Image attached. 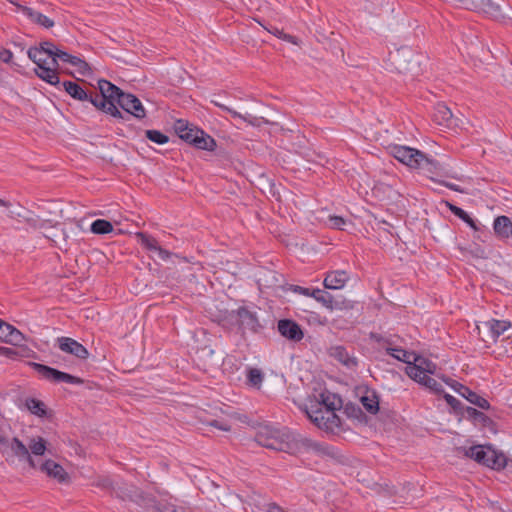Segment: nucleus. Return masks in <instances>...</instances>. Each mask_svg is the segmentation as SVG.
Returning a JSON list of instances; mask_svg holds the SVG:
<instances>
[{
  "mask_svg": "<svg viewBox=\"0 0 512 512\" xmlns=\"http://www.w3.org/2000/svg\"><path fill=\"white\" fill-rule=\"evenodd\" d=\"M40 470L50 478L56 479L59 483H65L69 480V475L65 469L55 461L49 459L43 462Z\"/></svg>",
  "mask_w": 512,
  "mask_h": 512,
  "instance_id": "25",
  "label": "nucleus"
},
{
  "mask_svg": "<svg viewBox=\"0 0 512 512\" xmlns=\"http://www.w3.org/2000/svg\"><path fill=\"white\" fill-rule=\"evenodd\" d=\"M328 225L334 229H343V226L347 223V220L341 216L331 215L328 217Z\"/></svg>",
  "mask_w": 512,
  "mask_h": 512,
  "instance_id": "54",
  "label": "nucleus"
},
{
  "mask_svg": "<svg viewBox=\"0 0 512 512\" xmlns=\"http://www.w3.org/2000/svg\"><path fill=\"white\" fill-rule=\"evenodd\" d=\"M121 501H129L135 503L142 508H149L155 505L156 498L144 492L142 489L134 484L125 481L115 482L113 488V495Z\"/></svg>",
  "mask_w": 512,
  "mask_h": 512,
  "instance_id": "5",
  "label": "nucleus"
},
{
  "mask_svg": "<svg viewBox=\"0 0 512 512\" xmlns=\"http://www.w3.org/2000/svg\"><path fill=\"white\" fill-rule=\"evenodd\" d=\"M344 413L349 417L357 420L366 419L365 413L362 411L360 406L355 403L348 402L344 406Z\"/></svg>",
  "mask_w": 512,
  "mask_h": 512,
  "instance_id": "43",
  "label": "nucleus"
},
{
  "mask_svg": "<svg viewBox=\"0 0 512 512\" xmlns=\"http://www.w3.org/2000/svg\"><path fill=\"white\" fill-rule=\"evenodd\" d=\"M396 68L400 73L416 76L420 71L418 56L409 49H401L397 53Z\"/></svg>",
  "mask_w": 512,
  "mask_h": 512,
  "instance_id": "11",
  "label": "nucleus"
},
{
  "mask_svg": "<svg viewBox=\"0 0 512 512\" xmlns=\"http://www.w3.org/2000/svg\"><path fill=\"white\" fill-rule=\"evenodd\" d=\"M114 484L115 481L108 476H99L92 483L93 486L109 492L110 495H113Z\"/></svg>",
  "mask_w": 512,
  "mask_h": 512,
  "instance_id": "46",
  "label": "nucleus"
},
{
  "mask_svg": "<svg viewBox=\"0 0 512 512\" xmlns=\"http://www.w3.org/2000/svg\"><path fill=\"white\" fill-rule=\"evenodd\" d=\"M297 454L302 452L313 451L319 456H325L329 458H336L338 453L333 446L325 443L316 442L312 439L298 434L297 437Z\"/></svg>",
  "mask_w": 512,
  "mask_h": 512,
  "instance_id": "8",
  "label": "nucleus"
},
{
  "mask_svg": "<svg viewBox=\"0 0 512 512\" xmlns=\"http://www.w3.org/2000/svg\"><path fill=\"white\" fill-rule=\"evenodd\" d=\"M0 354L8 358H14L18 353L9 347H0Z\"/></svg>",
  "mask_w": 512,
  "mask_h": 512,
  "instance_id": "63",
  "label": "nucleus"
},
{
  "mask_svg": "<svg viewBox=\"0 0 512 512\" xmlns=\"http://www.w3.org/2000/svg\"><path fill=\"white\" fill-rule=\"evenodd\" d=\"M35 24L42 26L46 29H50L54 26V21L47 17L46 15L40 13L39 16L36 18Z\"/></svg>",
  "mask_w": 512,
  "mask_h": 512,
  "instance_id": "56",
  "label": "nucleus"
},
{
  "mask_svg": "<svg viewBox=\"0 0 512 512\" xmlns=\"http://www.w3.org/2000/svg\"><path fill=\"white\" fill-rule=\"evenodd\" d=\"M405 373L412 380H414L415 382L421 384V380L420 379L422 378L423 374L421 372L420 365H418L415 362H412L411 365H407V367L405 368Z\"/></svg>",
  "mask_w": 512,
  "mask_h": 512,
  "instance_id": "49",
  "label": "nucleus"
},
{
  "mask_svg": "<svg viewBox=\"0 0 512 512\" xmlns=\"http://www.w3.org/2000/svg\"><path fill=\"white\" fill-rule=\"evenodd\" d=\"M420 380H421L420 385L428 388L431 392H433L436 395H442L445 392L443 386L439 382H437L434 378H432L428 375H423Z\"/></svg>",
  "mask_w": 512,
  "mask_h": 512,
  "instance_id": "41",
  "label": "nucleus"
},
{
  "mask_svg": "<svg viewBox=\"0 0 512 512\" xmlns=\"http://www.w3.org/2000/svg\"><path fill=\"white\" fill-rule=\"evenodd\" d=\"M17 7H18V10L20 12H22L30 21H32L33 23L36 22V18L39 16L40 12L34 10L31 7L20 5V4H17Z\"/></svg>",
  "mask_w": 512,
  "mask_h": 512,
  "instance_id": "53",
  "label": "nucleus"
},
{
  "mask_svg": "<svg viewBox=\"0 0 512 512\" xmlns=\"http://www.w3.org/2000/svg\"><path fill=\"white\" fill-rule=\"evenodd\" d=\"M414 362L420 365V369L423 375L427 374H435L436 364L430 361L427 358H424L420 355H414Z\"/></svg>",
  "mask_w": 512,
  "mask_h": 512,
  "instance_id": "42",
  "label": "nucleus"
},
{
  "mask_svg": "<svg viewBox=\"0 0 512 512\" xmlns=\"http://www.w3.org/2000/svg\"><path fill=\"white\" fill-rule=\"evenodd\" d=\"M319 403L328 411H336L342 406V399L337 394L324 391L319 394Z\"/></svg>",
  "mask_w": 512,
  "mask_h": 512,
  "instance_id": "33",
  "label": "nucleus"
},
{
  "mask_svg": "<svg viewBox=\"0 0 512 512\" xmlns=\"http://www.w3.org/2000/svg\"><path fill=\"white\" fill-rule=\"evenodd\" d=\"M452 117V112L445 103L439 102L434 106L432 118L437 124L450 126Z\"/></svg>",
  "mask_w": 512,
  "mask_h": 512,
  "instance_id": "31",
  "label": "nucleus"
},
{
  "mask_svg": "<svg viewBox=\"0 0 512 512\" xmlns=\"http://www.w3.org/2000/svg\"><path fill=\"white\" fill-rule=\"evenodd\" d=\"M277 331L283 338L295 343L300 342L305 335L301 325L289 318L278 320Z\"/></svg>",
  "mask_w": 512,
  "mask_h": 512,
  "instance_id": "14",
  "label": "nucleus"
},
{
  "mask_svg": "<svg viewBox=\"0 0 512 512\" xmlns=\"http://www.w3.org/2000/svg\"><path fill=\"white\" fill-rule=\"evenodd\" d=\"M466 9L480 11L494 18L502 17L500 5L494 0H465Z\"/></svg>",
  "mask_w": 512,
  "mask_h": 512,
  "instance_id": "17",
  "label": "nucleus"
},
{
  "mask_svg": "<svg viewBox=\"0 0 512 512\" xmlns=\"http://www.w3.org/2000/svg\"><path fill=\"white\" fill-rule=\"evenodd\" d=\"M326 414L327 415H326L325 430L333 432L336 428L340 427L341 420L336 415L335 411H328V412H326Z\"/></svg>",
  "mask_w": 512,
  "mask_h": 512,
  "instance_id": "48",
  "label": "nucleus"
},
{
  "mask_svg": "<svg viewBox=\"0 0 512 512\" xmlns=\"http://www.w3.org/2000/svg\"><path fill=\"white\" fill-rule=\"evenodd\" d=\"M178 137L196 149L214 151L217 144L215 139L202 129L191 125L187 120L178 119L174 123Z\"/></svg>",
  "mask_w": 512,
  "mask_h": 512,
  "instance_id": "4",
  "label": "nucleus"
},
{
  "mask_svg": "<svg viewBox=\"0 0 512 512\" xmlns=\"http://www.w3.org/2000/svg\"><path fill=\"white\" fill-rule=\"evenodd\" d=\"M458 394L482 410H489L491 408V405L487 399L480 396L463 384H459Z\"/></svg>",
  "mask_w": 512,
  "mask_h": 512,
  "instance_id": "27",
  "label": "nucleus"
},
{
  "mask_svg": "<svg viewBox=\"0 0 512 512\" xmlns=\"http://www.w3.org/2000/svg\"><path fill=\"white\" fill-rule=\"evenodd\" d=\"M308 416L318 428L325 430L326 416L321 410H316L312 414L308 412Z\"/></svg>",
  "mask_w": 512,
  "mask_h": 512,
  "instance_id": "50",
  "label": "nucleus"
},
{
  "mask_svg": "<svg viewBox=\"0 0 512 512\" xmlns=\"http://www.w3.org/2000/svg\"><path fill=\"white\" fill-rule=\"evenodd\" d=\"M484 325L489 329L493 341H497L512 326V323L508 320L490 319L485 321Z\"/></svg>",
  "mask_w": 512,
  "mask_h": 512,
  "instance_id": "32",
  "label": "nucleus"
},
{
  "mask_svg": "<svg viewBox=\"0 0 512 512\" xmlns=\"http://www.w3.org/2000/svg\"><path fill=\"white\" fill-rule=\"evenodd\" d=\"M49 57L53 59V63H55L56 66H59L57 61L59 59L63 62L71 64L72 66L77 67L79 72L83 75L87 70L90 69L88 63L85 60L62 50L58 51V53H52L49 51Z\"/></svg>",
  "mask_w": 512,
  "mask_h": 512,
  "instance_id": "21",
  "label": "nucleus"
},
{
  "mask_svg": "<svg viewBox=\"0 0 512 512\" xmlns=\"http://www.w3.org/2000/svg\"><path fill=\"white\" fill-rule=\"evenodd\" d=\"M155 253L158 255V258L163 261H168L171 257L180 258L177 254H174V253L162 248L160 245Z\"/></svg>",
  "mask_w": 512,
  "mask_h": 512,
  "instance_id": "57",
  "label": "nucleus"
},
{
  "mask_svg": "<svg viewBox=\"0 0 512 512\" xmlns=\"http://www.w3.org/2000/svg\"><path fill=\"white\" fill-rule=\"evenodd\" d=\"M145 136L148 140H150L153 143H156L158 145H163L169 142L168 135L164 134L163 132L159 130H146Z\"/></svg>",
  "mask_w": 512,
  "mask_h": 512,
  "instance_id": "45",
  "label": "nucleus"
},
{
  "mask_svg": "<svg viewBox=\"0 0 512 512\" xmlns=\"http://www.w3.org/2000/svg\"><path fill=\"white\" fill-rule=\"evenodd\" d=\"M90 231L93 234L105 235L113 231V225L110 221L105 219H96L90 226Z\"/></svg>",
  "mask_w": 512,
  "mask_h": 512,
  "instance_id": "37",
  "label": "nucleus"
},
{
  "mask_svg": "<svg viewBox=\"0 0 512 512\" xmlns=\"http://www.w3.org/2000/svg\"><path fill=\"white\" fill-rule=\"evenodd\" d=\"M220 324L225 329H236L239 332V319L238 315H236V309L225 313L220 319Z\"/></svg>",
  "mask_w": 512,
  "mask_h": 512,
  "instance_id": "38",
  "label": "nucleus"
},
{
  "mask_svg": "<svg viewBox=\"0 0 512 512\" xmlns=\"http://www.w3.org/2000/svg\"><path fill=\"white\" fill-rule=\"evenodd\" d=\"M211 103L217 107H219L222 111L227 112L231 115L232 118H238L241 119L244 122H247L249 125H252L254 127H259L262 124H267L268 121L263 117H256L252 116L251 114H241L237 112L236 110L216 101L212 100Z\"/></svg>",
  "mask_w": 512,
  "mask_h": 512,
  "instance_id": "24",
  "label": "nucleus"
},
{
  "mask_svg": "<svg viewBox=\"0 0 512 512\" xmlns=\"http://www.w3.org/2000/svg\"><path fill=\"white\" fill-rule=\"evenodd\" d=\"M349 279L345 270L331 271L326 274L323 285L326 289L337 290L343 288Z\"/></svg>",
  "mask_w": 512,
  "mask_h": 512,
  "instance_id": "26",
  "label": "nucleus"
},
{
  "mask_svg": "<svg viewBox=\"0 0 512 512\" xmlns=\"http://www.w3.org/2000/svg\"><path fill=\"white\" fill-rule=\"evenodd\" d=\"M442 395L446 403L453 409L454 414L463 417L465 414V408L467 406H465L460 400L448 393L444 392Z\"/></svg>",
  "mask_w": 512,
  "mask_h": 512,
  "instance_id": "40",
  "label": "nucleus"
},
{
  "mask_svg": "<svg viewBox=\"0 0 512 512\" xmlns=\"http://www.w3.org/2000/svg\"><path fill=\"white\" fill-rule=\"evenodd\" d=\"M357 391L361 393L360 402L365 410L372 415L377 414L380 409L377 392L368 386L358 387Z\"/></svg>",
  "mask_w": 512,
  "mask_h": 512,
  "instance_id": "20",
  "label": "nucleus"
},
{
  "mask_svg": "<svg viewBox=\"0 0 512 512\" xmlns=\"http://www.w3.org/2000/svg\"><path fill=\"white\" fill-rule=\"evenodd\" d=\"M462 418L467 419L480 430L488 431L492 434H496L498 432L497 423L492 418L471 406L465 408V414Z\"/></svg>",
  "mask_w": 512,
  "mask_h": 512,
  "instance_id": "9",
  "label": "nucleus"
},
{
  "mask_svg": "<svg viewBox=\"0 0 512 512\" xmlns=\"http://www.w3.org/2000/svg\"><path fill=\"white\" fill-rule=\"evenodd\" d=\"M44 51V47H30L28 50H27V56L28 58L37 65V67L43 65V64H46V59L45 58H42V55L44 54L43 53Z\"/></svg>",
  "mask_w": 512,
  "mask_h": 512,
  "instance_id": "44",
  "label": "nucleus"
},
{
  "mask_svg": "<svg viewBox=\"0 0 512 512\" xmlns=\"http://www.w3.org/2000/svg\"><path fill=\"white\" fill-rule=\"evenodd\" d=\"M236 315L239 319V332L244 335L246 330L252 333H259L263 329L256 312L251 311L246 306H240L236 309Z\"/></svg>",
  "mask_w": 512,
  "mask_h": 512,
  "instance_id": "10",
  "label": "nucleus"
},
{
  "mask_svg": "<svg viewBox=\"0 0 512 512\" xmlns=\"http://www.w3.org/2000/svg\"><path fill=\"white\" fill-rule=\"evenodd\" d=\"M375 340L378 343H384L387 344V347L385 348L386 354L392 356L393 358L397 359L398 361H401L403 363H406L407 365H411L412 362H414V355H416L414 352L407 351L403 348H393L391 347V342L389 339H385L382 336H374Z\"/></svg>",
  "mask_w": 512,
  "mask_h": 512,
  "instance_id": "22",
  "label": "nucleus"
},
{
  "mask_svg": "<svg viewBox=\"0 0 512 512\" xmlns=\"http://www.w3.org/2000/svg\"><path fill=\"white\" fill-rule=\"evenodd\" d=\"M23 340L24 335L17 328L0 319V342L17 346L20 345Z\"/></svg>",
  "mask_w": 512,
  "mask_h": 512,
  "instance_id": "23",
  "label": "nucleus"
},
{
  "mask_svg": "<svg viewBox=\"0 0 512 512\" xmlns=\"http://www.w3.org/2000/svg\"><path fill=\"white\" fill-rule=\"evenodd\" d=\"M138 243L150 252H156L159 247L158 241L151 235L145 232H137L135 234Z\"/></svg>",
  "mask_w": 512,
  "mask_h": 512,
  "instance_id": "36",
  "label": "nucleus"
},
{
  "mask_svg": "<svg viewBox=\"0 0 512 512\" xmlns=\"http://www.w3.org/2000/svg\"><path fill=\"white\" fill-rule=\"evenodd\" d=\"M209 425L212 426V427H215L219 430H222V431H229L230 430V426L224 422V421H219V420H212L209 422Z\"/></svg>",
  "mask_w": 512,
  "mask_h": 512,
  "instance_id": "61",
  "label": "nucleus"
},
{
  "mask_svg": "<svg viewBox=\"0 0 512 512\" xmlns=\"http://www.w3.org/2000/svg\"><path fill=\"white\" fill-rule=\"evenodd\" d=\"M389 151L390 154L399 162L414 169L417 168L418 158L422 157V151L408 146H390Z\"/></svg>",
  "mask_w": 512,
  "mask_h": 512,
  "instance_id": "13",
  "label": "nucleus"
},
{
  "mask_svg": "<svg viewBox=\"0 0 512 512\" xmlns=\"http://www.w3.org/2000/svg\"><path fill=\"white\" fill-rule=\"evenodd\" d=\"M25 406L34 415L38 417L47 416V408L43 401L36 398H27L25 400Z\"/></svg>",
  "mask_w": 512,
  "mask_h": 512,
  "instance_id": "35",
  "label": "nucleus"
},
{
  "mask_svg": "<svg viewBox=\"0 0 512 512\" xmlns=\"http://www.w3.org/2000/svg\"><path fill=\"white\" fill-rule=\"evenodd\" d=\"M8 441H9V438L7 436V434L5 433V431H3L1 428H0V453L2 455H5L6 453H8Z\"/></svg>",
  "mask_w": 512,
  "mask_h": 512,
  "instance_id": "58",
  "label": "nucleus"
},
{
  "mask_svg": "<svg viewBox=\"0 0 512 512\" xmlns=\"http://www.w3.org/2000/svg\"><path fill=\"white\" fill-rule=\"evenodd\" d=\"M56 343L61 351L71 354L78 359L85 360L89 356L88 350L73 338L64 336L58 337Z\"/></svg>",
  "mask_w": 512,
  "mask_h": 512,
  "instance_id": "16",
  "label": "nucleus"
},
{
  "mask_svg": "<svg viewBox=\"0 0 512 512\" xmlns=\"http://www.w3.org/2000/svg\"><path fill=\"white\" fill-rule=\"evenodd\" d=\"M311 297L330 310L350 307L345 299H336L329 292L319 288L312 289Z\"/></svg>",
  "mask_w": 512,
  "mask_h": 512,
  "instance_id": "18",
  "label": "nucleus"
},
{
  "mask_svg": "<svg viewBox=\"0 0 512 512\" xmlns=\"http://www.w3.org/2000/svg\"><path fill=\"white\" fill-rule=\"evenodd\" d=\"M35 74L41 80L60 89L61 82L56 68H51L50 66L43 64L35 69Z\"/></svg>",
  "mask_w": 512,
  "mask_h": 512,
  "instance_id": "30",
  "label": "nucleus"
},
{
  "mask_svg": "<svg viewBox=\"0 0 512 512\" xmlns=\"http://www.w3.org/2000/svg\"><path fill=\"white\" fill-rule=\"evenodd\" d=\"M443 381L449 385L452 389H454L457 393H458V390H459V382L456 381V380H453L449 377H442Z\"/></svg>",
  "mask_w": 512,
  "mask_h": 512,
  "instance_id": "64",
  "label": "nucleus"
},
{
  "mask_svg": "<svg viewBox=\"0 0 512 512\" xmlns=\"http://www.w3.org/2000/svg\"><path fill=\"white\" fill-rule=\"evenodd\" d=\"M493 229L499 239L512 238V221L508 216L501 215L494 219Z\"/></svg>",
  "mask_w": 512,
  "mask_h": 512,
  "instance_id": "29",
  "label": "nucleus"
},
{
  "mask_svg": "<svg viewBox=\"0 0 512 512\" xmlns=\"http://www.w3.org/2000/svg\"><path fill=\"white\" fill-rule=\"evenodd\" d=\"M426 174L432 181L438 182L437 177H454L449 173V170L441 164L438 160L428 156L422 152V157L418 158L417 168Z\"/></svg>",
  "mask_w": 512,
  "mask_h": 512,
  "instance_id": "7",
  "label": "nucleus"
},
{
  "mask_svg": "<svg viewBox=\"0 0 512 512\" xmlns=\"http://www.w3.org/2000/svg\"><path fill=\"white\" fill-rule=\"evenodd\" d=\"M264 380L263 372L258 368H249L247 370V384L250 387L259 389Z\"/></svg>",
  "mask_w": 512,
  "mask_h": 512,
  "instance_id": "39",
  "label": "nucleus"
},
{
  "mask_svg": "<svg viewBox=\"0 0 512 512\" xmlns=\"http://www.w3.org/2000/svg\"><path fill=\"white\" fill-rule=\"evenodd\" d=\"M100 94H92L90 103L99 111L111 115L114 118L127 121L128 117L122 113L117 103L124 94V91L106 79L98 81Z\"/></svg>",
  "mask_w": 512,
  "mask_h": 512,
  "instance_id": "2",
  "label": "nucleus"
},
{
  "mask_svg": "<svg viewBox=\"0 0 512 512\" xmlns=\"http://www.w3.org/2000/svg\"><path fill=\"white\" fill-rule=\"evenodd\" d=\"M265 29L268 32L272 33L273 35L277 36L278 38H280L282 40H285L287 42L296 44V41H295L296 37L295 36H292L290 34H286L282 30L278 29L277 27H271V28L265 27Z\"/></svg>",
  "mask_w": 512,
  "mask_h": 512,
  "instance_id": "52",
  "label": "nucleus"
},
{
  "mask_svg": "<svg viewBox=\"0 0 512 512\" xmlns=\"http://www.w3.org/2000/svg\"><path fill=\"white\" fill-rule=\"evenodd\" d=\"M149 508H151V506ZM152 508L156 509L158 512H184L182 509L177 508L174 504L168 502H160L157 500Z\"/></svg>",
  "mask_w": 512,
  "mask_h": 512,
  "instance_id": "51",
  "label": "nucleus"
},
{
  "mask_svg": "<svg viewBox=\"0 0 512 512\" xmlns=\"http://www.w3.org/2000/svg\"><path fill=\"white\" fill-rule=\"evenodd\" d=\"M39 47H44V51L43 53L46 54L48 57H49V51L50 52H57L60 51V49H58L55 44L51 41H43L39 44Z\"/></svg>",
  "mask_w": 512,
  "mask_h": 512,
  "instance_id": "59",
  "label": "nucleus"
},
{
  "mask_svg": "<svg viewBox=\"0 0 512 512\" xmlns=\"http://www.w3.org/2000/svg\"><path fill=\"white\" fill-rule=\"evenodd\" d=\"M293 292L295 293H298V294H301V295H304V296H308V297H311V291L312 289L310 288H306V287H302V286H299V285H291V288H290Z\"/></svg>",
  "mask_w": 512,
  "mask_h": 512,
  "instance_id": "60",
  "label": "nucleus"
},
{
  "mask_svg": "<svg viewBox=\"0 0 512 512\" xmlns=\"http://www.w3.org/2000/svg\"><path fill=\"white\" fill-rule=\"evenodd\" d=\"M8 208V216L11 217V218H20V217H24V212H25V209L19 205V204H16V205H13L12 204V207H7Z\"/></svg>",
  "mask_w": 512,
  "mask_h": 512,
  "instance_id": "55",
  "label": "nucleus"
},
{
  "mask_svg": "<svg viewBox=\"0 0 512 512\" xmlns=\"http://www.w3.org/2000/svg\"><path fill=\"white\" fill-rule=\"evenodd\" d=\"M29 449L31 453L36 456H41L46 451V441L42 437H38L37 439H32Z\"/></svg>",
  "mask_w": 512,
  "mask_h": 512,
  "instance_id": "47",
  "label": "nucleus"
},
{
  "mask_svg": "<svg viewBox=\"0 0 512 512\" xmlns=\"http://www.w3.org/2000/svg\"><path fill=\"white\" fill-rule=\"evenodd\" d=\"M298 433L265 427L255 436L256 442L262 447L289 454H297Z\"/></svg>",
  "mask_w": 512,
  "mask_h": 512,
  "instance_id": "3",
  "label": "nucleus"
},
{
  "mask_svg": "<svg viewBox=\"0 0 512 512\" xmlns=\"http://www.w3.org/2000/svg\"><path fill=\"white\" fill-rule=\"evenodd\" d=\"M457 452L463 456L472 459L477 464L484 467L501 471L506 468L508 464V457L506 454L497 450L492 444H476L470 447H457Z\"/></svg>",
  "mask_w": 512,
  "mask_h": 512,
  "instance_id": "1",
  "label": "nucleus"
},
{
  "mask_svg": "<svg viewBox=\"0 0 512 512\" xmlns=\"http://www.w3.org/2000/svg\"><path fill=\"white\" fill-rule=\"evenodd\" d=\"M447 206L449 210L458 218H460L463 222H465L470 228L474 231H478L479 227L476 221L461 207H458L452 203L447 202Z\"/></svg>",
  "mask_w": 512,
  "mask_h": 512,
  "instance_id": "34",
  "label": "nucleus"
},
{
  "mask_svg": "<svg viewBox=\"0 0 512 512\" xmlns=\"http://www.w3.org/2000/svg\"><path fill=\"white\" fill-rule=\"evenodd\" d=\"M4 456H6L7 461L10 457H16L19 461H26L31 468H36V463L31 457L29 449L17 437H13L8 441V453Z\"/></svg>",
  "mask_w": 512,
  "mask_h": 512,
  "instance_id": "15",
  "label": "nucleus"
},
{
  "mask_svg": "<svg viewBox=\"0 0 512 512\" xmlns=\"http://www.w3.org/2000/svg\"><path fill=\"white\" fill-rule=\"evenodd\" d=\"M13 58V53L8 49H3V51L0 53V60L4 63H11Z\"/></svg>",
  "mask_w": 512,
  "mask_h": 512,
  "instance_id": "62",
  "label": "nucleus"
},
{
  "mask_svg": "<svg viewBox=\"0 0 512 512\" xmlns=\"http://www.w3.org/2000/svg\"><path fill=\"white\" fill-rule=\"evenodd\" d=\"M61 85L63 86L64 91L75 100L90 102V99H92V93L86 91L77 82L67 80L62 82Z\"/></svg>",
  "mask_w": 512,
  "mask_h": 512,
  "instance_id": "28",
  "label": "nucleus"
},
{
  "mask_svg": "<svg viewBox=\"0 0 512 512\" xmlns=\"http://www.w3.org/2000/svg\"><path fill=\"white\" fill-rule=\"evenodd\" d=\"M328 354L348 369L355 370L358 367L357 357L351 355L343 345L331 346Z\"/></svg>",
  "mask_w": 512,
  "mask_h": 512,
  "instance_id": "19",
  "label": "nucleus"
},
{
  "mask_svg": "<svg viewBox=\"0 0 512 512\" xmlns=\"http://www.w3.org/2000/svg\"><path fill=\"white\" fill-rule=\"evenodd\" d=\"M29 365L34 371L44 380L53 383H67L72 385H80L84 383V379L74 376L72 374L60 371L56 368L50 367L37 362H30Z\"/></svg>",
  "mask_w": 512,
  "mask_h": 512,
  "instance_id": "6",
  "label": "nucleus"
},
{
  "mask_svg": "<svg viewBox=\"0 0 512 512\" xmlns=\"http://www.w3.org/2000/svg\"><path fill=\"white\" fill-rule=\"evenodd\" d=\"M117 105L125 111L124 115L128 118L129 115L139 120L146 117V110L140 99L132 93L124 92Z\"/></svg>",
  "mask_w": 512,
  "mask_h": 512,
  "instance_id": "12",
  "label": "nucleus"
}]
</instances>
